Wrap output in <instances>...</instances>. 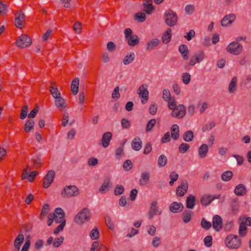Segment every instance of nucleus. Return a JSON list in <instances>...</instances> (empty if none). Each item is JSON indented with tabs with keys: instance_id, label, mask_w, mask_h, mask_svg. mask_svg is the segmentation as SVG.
Here are the masks:
<instances>
[{
	"instance_id": "6ab92c4d",
	"label": "nucleus",
	"mask_w": 251,
	"mask_h": 251,
	"mask_svg": "<svg viewBox=\"0 0 251 251\" xmlns=\"http://www.w3.org/2000/svg\"><path fill=\"white\" fill-rule=\"evenodd\" d=\"M237 82L238 78L236 76H234L231 78L228 87L229 93L233 94L237 90Z\"/></svg>"
},
{
	"instance_id": "338daca9",
	"label": "nucleus",
	"mask_w": 251,
	"mask_h": 251,
	"mask_svg": "<svg viewBox=\"0 0 251 251\" xmlns=\"http://www.w3.org/2000/svg\"><path fill=\"white\" fill-rule=\"evenodd\" d=\"M52 29H48L43 35L42 40L43 42H46L51 36L52 33Z\"/></svg>"
},
{
	"instance_id": "37998d69",
	"label": "nucleus",
	"mask_w": 251,
	"mask_h": 251,
	"mask_svg": "<svg viewBox=\"0 0 251 251\" xmlns=\"http://www.w3.org/2000/svg\"><path fill=\"white\" fill-rule=\"evenodd\" d=\"M170 110H176V108L175 98L173 97L172 98L166 101Z\"/></svg>"
},
{
	"instance_id": "dca6fc26",
	"label": "nucleus",
	"mask_w": 251,
	"mask_h": 251,
	"mask_svg": "<svg viewBox=\"0 0 251 251\" xmlns=\"http://www.w3.org/2000/svg\"><path fill=\"white\" fill-rule=\"evenodd\" d=\"M112 137V134L110 132H105L102 136L100 144L104 148H107L110 143V141Z\"/></svg>"
},
{
	"instance_id": "de8ad7c7",
	"label": "nucleus",
	"mask_w": 251,
	"mask_h": 251,
	"mask_svg": "<svg viewBox=\"0 0 251 251\" xmlns=\"http://www.w3.org/2000/svg\"><path fill=\"white\" fill-rule=\"evenodd\" d=\"M120 96L121 95L119 93V86H116L112 93V98L113 100H117L120 98Z\"/></svg>"
},
{
	"instance_id": "1a4fd4ad",
	"label": "nucleus",
	"mask_w": 251,
	"mask_h": 251,
	"mask_svg": "<svg viewBox=\"0 0 251 251\" xmlns=\"http://www.w3.org/2000/svg\"><path fill=\"white\" fill-rule=\"evenodd\" d=\"M205 57V55L204 51L199 50L191 56L189 62V65L191 66H194L196 64L202 61L204 59Z\"/></svg>"
},
{
	"instance_id": "8fccbe9b",
	"label": "nucleus",
	"mask_w": 251,
	"mask_h": 251,
	"mask_svg": "<svg viewBox=\"0 0 251 251\" xmlns=\"http://www.w3.org/2000/svg\"><path fill=\"white\" fill-rule=\"evenodd\" d=\"M34 122L33 121H28L25 125V130L29 132L34 126Z\"/></svg>"
},
{
	"instance_id": "e2e57ef3",
	"label": "nucleus",
	"mask_w": 251,
	"mask_h": 251,
	"mask_svg": "<svg viewBox=\"0 0 251 251\" xmlns=\"http://www.w3.org/2000/svg\"><path fill=\"white\" fill-rule=\"evenodd\" d=\"M102 60L104 63H108L111 60L110 55L107 52H103L102 54Z\"/></svg>"
},
{
	"instance_id": "a878e982",
	"label": "nucleus",
	"mask_w": 251,
	"mask_h": 251,
	"mask_svg": "<svg viewBox=\"0 0 251 251\" xmlns=\"http://www.w3.org/2000/svg\"><path fill=\"white\" fill-rule=\"evenodd\" d=\"M246 192V188L245 186L242 184L237 185L234 190V193L237 196H243Z\"/></svg>"
},
{
	"instance_id": "ea45409f",
	"label": "nucleus",
	"mask_w": 251,
	"mask_h": 251,
	"mask_svg": "<svg viewBox=\"0 0 251 251\" xmlns=\"http://www.w3.org/2000/svg\"><path fill=\"white\" fill-rule=\"evenodd\" d=\"M168 160L166 155L162 154L158 157L157 163L159 167H164L167 164Z\"/></svg>"
},
{
	"instance_id": "4be33fe9",
	"label": "nucleus",
	"mask_w": 251,
	"mask_h": 251,
	"mask_svg": "<svg viewBox=\"0 0 251 251\" xmlns=\"http://www.w3.org/2000/svg\"><path fill=\"white\" fill-rule=\"evenodd\" d=\"M150 177V173L147 172H144L141 174L139 179V184L141 186H144L146 185L149 181Z\"/></svg>"
},
{
	"instance_id": "ddd939ff",
	"label": "nucleus",
	"mask_w": 251,
	"mask_h": 251,
	"mask_svg": "<svg viewBox=\"0 0 251 251\" xmlns=\"http://www.w3.org/2000/svg\"><path fill=\"white\" fill-rule=\"evenodd\" d=\"M112 187V182L109 177H106L99 189V191L101 193H105L108 192L110 188Z\"/></svg>"
},
{
	"instance_id": "bf43d9fd",
	"label": "nucleus",
	"mask_w": 251,
	"mask_h": 251,
	"mask_svg": "<svg viewBox=\"0 0 251 251\" xmlns=\"http://www.w3.org/2000/svg\"><path fill=\"white\" fill-rule=\"evenodd\" d=\"M204 245L206 247H210L211 246H212V236H210V235H208V236H206L204 238Z\"/></svg>"
},
{
	"instance_id": "6e6d98bb",
	"label": "nucleus",
	"mask_w": 251,
	"mask_h": 251,
	"mask_svg": "<svg viewBox=\"0 0 251 251\" xmlns=\"http://www.w3.org/2000/svg\"><path fill=\"white\" fill-rule=\"evenodd\" d=\"M124 169L126 171H130L132 168V163L130 160H126L123 164Z\"/></svg>"
},
{
	"instance_id": "4468645a",
	"label": "nucleus",
	"mask_w": 251,
	"mask_h": 251,
	"mask_svg": "<svg viewBox=\"0 0 251 251\" xmlns=\"http://www.w3.org/2000/svg\"><path fill=\"white\" fill-rule=\"evenodd\" d=\"M236 16L234 14H229L226 15L221 20V25L222 26H227L231 25L235 20Z\"/></svg>"
},
{
	"instance_id": "cd10ccee",
	"label": "nucleus",
	"mask_w": 251,
	"mask_h": 251,
	"mask_svg": "<svg viewBox=\"0 0 251 251\" xmlns=\"http://www.w3.org/2000/svg\"><path fill=\"white\" fill-rule=\"evenodd\" d=\"M239 234L241 237L245 236L247 233V225L243 221L240 220V218L239 219Z\"/></svg>"
},
{
	"instance_id": "20e7f679",
	"label": "nucleus",
	"mask_w": 251,
	"mask_h": 251,
	"mask_svg": "<svg viewBox=\"0 0 251 251\" xmlns=\"http://www.w3.org/2000/svg\"><path fill=\"white\" fill-rule=\"evenodd\" d=\"M124 34L126 40L129 46L134 47L138 44L139 38L137 35L133 34V32L130 28H126L124 31Z\"/></svg>"
},
{
	"instance_id": "79ce46f5",
	"label": "nucleus",
	"mask_w": 251,
	"mask_h": 251,
	"mask_svg": "<svg viewBox=\"0 0 251 251\" xmlns=\"http://www.w3.org/2000/svg\"><path fill=\"white\" fill-rule=\"evenodd\" d=\"M233 176L232 173L230 171H227L223 173L221 175V179L225 181H228L231 179Z\"/></svg>"
},
{
	"instance_id": "7c9ffc66",
	"label": "nucleus",
	"mask_w": 251,
	"mask_h": 251,
	"mask_svg": "<svg viewBox=\"0 0 251 251\" xmlns=\"http://www.w3.org/2000/svg\"><path fill=\"white\" fill-rule=\"evenodd\" d=\"M142 142L139 137L135 138L132 142V149L136 151H139L142 148Z\"/></svg>"
},
{
	"instance_id": "a18cd8bd",
	"label": "nucleus",
	"mask_w": 251,
	"mask_h": 251,
	"mask_svg": "<svg viewBox=\"0 0 251 251\" xmlns=\"http://www.w3.org/2000/svg\"><path fill=\"white\" fill-rule=\"evenodd\" d=\"M172 98L170 91L168 89H163L162 91V99L166 101Z\"/></svg>"
},
{
	"instance_id": "9d476101",
	"label": "nucleus",
	"mask_w": 251,
	"mask_h": 251,
	"mask_svg": "<svg viewBox=\"0 0 251 251\" xmlns=\"http://www.w3.org/2000/svg\"><path fill=\"white\" fill-rule=\"evenodd\" d=\"M54 216V220L55 222L57 224H66V220L65 219V213L63 209L61 208H57L55 209L54 212L52 213Z\"/></svg>"
},
{
	"instance_id": "2f4dec72",
	"label": "nucleus",
	"mask_w": 251,
	"mask_h": 251,
	"mask_svg": "<svg viewBox=\"0 0 251 251\" xmlns=\"http://www.w3.org/2000/svg\"><path fill=\"white\" fill-rule=\"evenodd\" d=\"M158 202L156 201H152L151 204L150 210L152 211L155 215H160L162 213V210L157 206Z\"/></svg>"
},
{
	"instance_id": "b1692460",
	"label": "nucleus",
	"mask_w": 251,
	"mask_h": 251,
	"mask_svg": "<svg viewBox=\"0 0 251 251\" xmlns=\"http://www.w3.org/2000/svg\"><path fill=\"white\" fill-rule=\"evenodd\" d=\"M24 241V236L23 234H21L18 235L16 238L14 243V246L15 248L14 250L20 251V247L23 244Z\"/></svg>"
},
{
	"instance_id": "5701e85b",
	"label": "nucleus",
	"mask_w": 251,
	"mask_h": 251,
	"mask_svg": "<svg viewBox=\"0 0 251 251\" xmlns=\"http://www.w3.org/2000/svg\"><path fill=\"white\" fill-rule=\"evenodd\" d=\"M160 43L158 38H153L150 40L147 44L146 50H151L156 47Z\"/></svg>"
},
{
	"instance_id": "39448f33",
	"label": "nucleus",
	"mask_w": 251,
	"mask_h": 251,
	"mask_svg": "<svg viewBox=\"0 0 251 251\" xmlns=\"http://www.w3.org/2000/svg\"><path fill=\"white\" fill-rule=\"evenodd\" d=\"M226 50L229 53L238 55L242 52L243 46L238 42L233 41L226 47Z\"/></svg>"
},
{
	"instance_id": "774afa93",
	"label": "nucleus",
	"mask_w": 251,
	"mask_h": 251,
	"mask_svg": "<svg viewBox=\"0 0 251 251\" xmlns=\"http://www.w3.org/2000/svg\"><path fill=\"white\" fill-rule=\"evenodd\" d=\"M151 243L154 247H158L160 245L161 238L157 236L154 237L152 240Z\"/></svg>"
},
{
	"instance_id": "473e14b6",
	"label": "nucleus",
	"mask_w": 251,
	"mask_h": 251,
	"mask_svg": "<svg viewBox=\"0 0 251 251\" xmlns=\"http://www.w3.org/2000/svg\"><path fill=\"white\" fill-rule=\"evenodd\" d=\"M52 86L50 87V91L53 97V98L56 99V98H58L61 96V94L60 92L58 91V88L55 86V83L52 82Z\"/></svg>"
},
{
	"instance_id": "bb28decb",
	"label": "nucleus",
	"mask_w": 251,
	"mask_h": 251,
	"mask_svg": "<svg viewBox=\"0 0 251 251\" xmlns=\"http://www.w3.org/2000/svg\"><path fill=\"white\" fill-rule=\"evenodd\" d=\"M196 205V199L194 196L190 195L186 199V207L193 209Z\"/></svg>"
},
{
	"instance_id": "052dcab7",
	"label": "nucleus",
	"mask_w": 251,
	"mask_h": 251,
	"mask_svg": "<svg viewBox=\"0 0 251 251\" xmlns=\"http://www.w3.org/2000/svg\"><path fill=\"white\" fill-rule=\"evenodd\" d=\"M90 238L92 240L98 239L99 237V231L97 228L93 229L90 234Z\"/></svg>"
},
{
	"instance_id": "5fc2aeb1",
	"label": "nucleus",
	"mask_w": 251,
	"mask_h": 251,
	"mask_svg": "<svg viewBox=\"0 0 251 251\" xmlns=\"http://www.w3.org/2000/svg\"><path fill=\"white\" fill-rule=\"evenodd\" d=\"M124 153V147H118L115 151V156L118 159H120Z\"/></svg>"
},
{
	"instance_id": "393cba45",
	"label": "nucleus",
	"mask_w": 251,
	"mask_h": 251,
	"mask_svg": "<svg viewBox=\"0 0 251 251\" xmlns=\"http://www.w3.org/2000/svg\"><path fill=\"white\" fill-rule=\"evenodd\" d=\"M170 130L172 138L175 140L178 139L179 137V128L178 126L176 124L172 125Z\"/></svg>"
},
{
	"instance_id": "c9c22d12",
	"label": "nucleus",
	"mask_w": 251,
	"mask_h": 251,
	"mask_svg": "<svg viewBox=\"0 0 251 251\" xmlns=\"http://www.w3.org/2000/svg\"><path fill=\"white\" fill-rule=\"evenodd\" d=\"M79 82L78 78H75L72 82L71 90L74 95H76L78 93Z\"/></svg>"
},
{
	"instance_id": "0eeeda50",
	"label": "nucleus",
	"mask_w": 251,
	"mask_h": 251,
	"mask_svg": "<svg viewBox=\"0 0 251 251\" xmlns=\"http://www.w3.org/2000/svg\"><path fill=\"white\" fill-rule=\"evenodd\" d=\"M148 85L147 84H142L137 89V94L141 102L146 103L149 100V92L148 90Z\"/></svg>"
},
{
	"instance_id": "603ef678",
	"label": "nucleus",
	"mask_w": 251,
	"mask_h": 251,
	"mask_svg": "<svg viewBox=\"0 0 251 251\" xmlns=\"http://www.w3.org/2000/svg\"><path fill=\"white\" fill-rule=\"evenodd\" d=\"M135 19L139 22H143L146 20V15L142 12H139L137 13L135 16Z\"/></svg>"
},
{
	"instance_id": "f704fd0d",
	"label": "nucleus",
	"mask_w": 251,
	"mask_h": 251,
	"mask_svg": "<svg viewBox=\"0 0 251 251\" xmlns=\"http://www.w3.org/2000/svg\"><path fill=\"white\" fill-rule=\"evenodd\" d=\"M172 38V29L168 28L162 36V42L167 44L171 41Z\"/></svg>"
},
{
	"instance_id": "13d9d810",
	"label": "nucleus",
	"mask_w": 251,
	"mask_h": 251,
	"mask_svg": "<svg viewBox=\"0 0 251 251\" xmlns=\"http://www.w3.org/2000/svg\"><path fill=\"white\" fill-rule=\"evenodd\" d=\"M195 10V6L192 4L187 5L185 7V12L188 15H192Z\"/></svg>"
},
{
	"instance_id": "2eb2a0df",
	"label": "nucleus",
	"mask_w": 251,
	"mask_h": 251,
	"mask_svg": "<svg viewBox=\"0 0 251 251\" xmlns=\"http://www.w3.org/2000/svg\"><path fill=\"white\" fill-rule=\"evenodd\" d=\"M25 16L23 12L20 10L16 15L15 20V26L19 28H22L23 24L25 22Z\"/></svg>"
},
{
	"instance_id": "9b49d317",
	"label": "nucleus",
	"mask_w": 251,
	"mask_h": 251,
	"mask_svg": "<svg viewBox=\"0 0 251 251\" xmlns=\"http://www.w3.org/2000/svg\"><path fill=\"white\" fill-rule=\"evenodd\" d=\"M55 177V172L53 170H50L44 177L43 181V187L48 188L51 185Z\"/></svg>"
},
{
	"instance_id": "a19ab883",
	"label": "nucleus",
	"mask_w": 251,
	"mask_h": 251,
	"mask_svg": "<svg viewBox=\"0 0 251 251\" xmlns=\"http://www.w3.org/2000/svg\"><path fill=\"white\" fill-rule=\"evenodd\" d=\"M49 209V205L48 204H45L43 205L40 216V219L41 220H44L45 219L46 216L48 213Z\"/></svg>"
},
{
	"instance_id": "f3484780",
	"label": "nucleus",
	"mask_w": 251,
	"mask_h": 251,
	"mask_svg": "<svg viewBox=\"0 0 251 251\" xmlns=\"http://www.w3.org/2000/svg\"><path fill=\"white\" fill-rule=\"evenodd\" d=\"M169 208L172 213H176L182 211L184 206L181 202L174 201L170 204Z\"/></svg>"
},
{
	"instance_id": "c85d7f7f",
	"label": "nucleus",
	"mask_w": 251,
	"mask_h": 251,
	"mask_svg": "<svg viewBox=\"0 0 251 251\" xmlns=\"http://www.w3.org/2000/svg\"><path fill=\"white\" fill-rule=\"evenodd\" d=\"M135 57V55L133 52L127 54L123 59V64L125 65L131 64L134 60Z\"/></svg>"
},
{
	"instance_id": "412c9836",
	"label": "nucleus",
	"mask_w": 251,
	"mask_h": 251,
	"mask_svg": "<svg viewBox=\"0 0 251 251\" xmlns=\"http://www.w3.org/2000/svg\"><path fill=\"white\" fill-rule=\"evenodd\" d=\"M143 10L147 14H151L154 10L152 6V0H144L143 3Z\"/></svg>"
},
{
	"instance_id": "4d7b16f0",
	"label": "nucleus",
	"mask_w": 251,
	"mask_h": 251,
	"mask_svg": "<svg viewBox=\"0 0 251 251\" xmlns=\"http://www.w3.org/2000/svg\"><path fill=\"white\" fill-rule=\"evenodd\" d=\"M190 148V146L187 143H182L179 147V151L181 153H185Z\"/></svg>"
},
{
	"instance_id": "49530a36",
	"label": "nucleus",
	"mask_w": 251,
	"mask_h": 251,
	"mask_svg": "<svg viewBox=\"0 0 251 251\" xmlns=\"http://www.w3.org/2000/svg\"><path fill=\"white\" fill-rule=\"evenodd\" d=\"M105 222L107 227L111 230L114 228V224L111 218L109 216H106L105 218Z\"/></svg>"
},
{
	"instance_id": "3c124183",
	"label": "nucleus",
	"mask_w": 251,
	"mask_h": 251,
	"mask_svg": "<svg viewBox=\"0 0 251 251\" xmlns=\"http://www.w3.org/2000/svg\"><path fill=\"white\" fill-rule=\"evenodd\" d=\"M201 227L206 230L209 229L211 227V223L207 221L204 218L201 219Z\"/></svg>"
},
{
	"instance_id": "69168bd1",
	"label": "nucleus",
	"mask_w": 251,
	"mask_h": 251,
	"mask_svg": "<svg viewBox=\"0 0 251 251\" xmlns=\"http://www.w3.org/2000/svg\"><path fill=\"white\" fill-rule=\"evenodd\" d=\"M32 162L35 168L38 169L40 167L42 161L40 158L34 157L32 159Z\"/></svg>"
},
{
	"instance_id": "72a5a7b5",
	"label": "nucleus",
	"mask_w": 251,
	"mask_h": 251,
	"mask_svg": "<svg viewBox=\"0 0 251 251\" xmlns=\"http://www.w3.org/2000/svg\"><path fill=\"white\" fill-rule=\"evenodd\" d=\"M213 201L212 195L205 194L203 195L201 199V202L202 205L204 206L208 205Z\"/></svg>"
},
{
	"instance_id": "680f3d73",
	"label": "nucleus",
	"mask_w": 251,
	"mask_h": 251,
	"mask_svg": "<svg viewBox=\"0 0 251 251\" xmlns=\"http://www.w3.org/2000/svg\"><path fill=\"white\" fill-rule=\"evenodd\" d=\"M116 49V47L114 42L110 41L107 44L106 49L108 51L111 52H114Z\"/></svg>"
},
{
	"instance_id": "6e6552de",
	"label": "nucleus",
	"mask_w": 251,
	"mask_h": 251,
	"mask_svg": "<svg viewBox=\"0 0 251 251\" xmlns=\"http://www.w3.org/2000/svg\"><path fill=\"white\" fill-rule=\"evenodd\" d=\"M32 44L31 39L26 34H23L17 38L16 46L20 48H25Z\"/></svg>"
},
{
	"instance_id": "4c0bfd02",
	"label": "nucleus",
	"mask_w": 251,
	"mask_h": 251,
	"mask_svg": "<svg viewBox=\"0 0 251 251\" xmlns=\"http://www.w3.org/2000/svg\"><path fill=\"white\" fill-rule=\"evenodd\" d=\"M192 215V212L190 210H187L184 211L182 215L184 223L186 224L189 223L191 220Z\"/></svg>"
},
{
	"instance_id": "a211bd4d",
	"label": "nucleus",
	"mask_w": 251,
	"mask_h": 251,
	"mask_svg": "<svg viewBox=\"0 0 251 251\" xmlns=\"http://www.w3.org/2000/svg\"><path fill=\"white\" fill-rule=\"evenodd\" d=\"M213 228L217 231H220L222 228V219L219 215H215L212 220Z\"/></svg>"
},
{
	"instance_id": "09e8293b",
	"label": "nucleus",
	"mask_w": 251,
	"mask_h": 251,
	"mask_svg": "<svg viewBox=\"0 0 251 251\" xmlns=\"http://www.w3.org/2000/svg\"><path fill=\"white\" fill-rule=\"evenodd\" d=\"M182 79L184 84H188L190 81L191 75L188 73H184L182 75Z\"/></svg>"
},
{
	"instance_id": "58836bf2",
	"label": "nucleus",
	"mask_w": 251,
	"mask_h": 251,
	"mask_svg": "<svg viewBox=\"0 0 251 251\" xmlns=\"http://www.w3.org/2000/svg\"><path fill=\"white\" fill-rule=\"evenodd\" d=\"M194 138V133L191 130H188L184 132L183 135V139L185 142H190L193 140Z\"/></svg>"
},
{
	"instance_id": "aec40b11",
	"label": "nucleus",
	"mask_w": 251,
	"mask_h": 251,
	"mask_svg": "<svg viewBox=\"0 0 251 251\" xmlns=\"http://www.w3.org/2000/svg\"><path fill=\"white\" fill-rule=\"evenodd\" d=\"M178 50L180 53L183 59L184 60H188L189 57L188 47L185 45H181L179 46Z\"/></svg>"
},
{
	"instance_id": "c03bdc74",
	"label": "nucleus",
	"mask_w": 251,
	"mask_h": 251,
	"mask_svg": "<svg viewBox=\"0 0 251 251\" xmlns=\"http://www.w3.org/2000/svg\"><path fill=\"white\" fill-rule=\"evenodd\" d=\"M186 111H172L171 115L175 118L180 119L186 114Z\"/></svg>"
},
{
	"instance_id": "f8f14e48",
	"label": "nucleus",
	"mask_w": 251,
	"mask_h": 251,
	"mask_svg": "<svg viewBox=\"0 0 251 251\" xmlns=\"http://www.w3.org/2000/svg\"><path fill=\"white\" fill-rule=\"evenodd\" d=\"M188 188V184L186 180L181 181V184L176 190V194L179 197L183 196L187 192Z\"/></svg>"
},
{
	"instance_id": "e433bc0d",
	"label": "nucleus",
	"mask_w": 251,
	"mask_h": 251,
	"mask_svg": "<svg viewBox=\"0 0 251 251\" xmlns=\"http://www.w3.org/2000/svg\"><path fill=\"white\" fill-rule=\"evenodd\" d=\"M55 104L59 108H65L67 105L65 100L61 96L55 99Z\"/></svg>"
},
{
	"instance_id": "864d4df0",
	"label": "nucleus",
	"mask_w": 251,
	"mask_h": 251,
	"mask_svg": "<svg viewBox=\"0 0 251 251\" xmlns=\"http://www.w3.org/2000/svg\"><path fill=\"white\" fill-rule=\"evenodd\" d=\"M156 124V121L155 119H151L147 124L146 127V131L148 132L150 131L152 127L155 126Z\"/></svg>"
},
{
	"instance_id": "423d86ee",
	"label": "nucleus",
	"mask_w": 251,
	"mask_h": 251,
	"mask_svg": "<svg viewBox=\"0 0 251 251\" xmlns=\"http://www.w3.org/2000/svg\"><path fill=\"white\" fill-rule=\"evenodd\" d=\"M177 16L172 10L169 9L165 12V20L166 24L170 26H174L177 22Z\"/></svg>"
},
{
	"instance_id": "0e129e2a",
	"label": "nucleus",
	"mask_w": 251,
	"mask_h": 251,
	"mask_svg": "<svg viewBox=\"0 0 251 251\" xmlns=\"http://www.w3.org/2000/svg\"><path fill=\"white\" fill-rule=\"evenodd\" d=\"M124 191V188L121 185H117L115 189L114 194L115 195H121Z\"/></svg>"
},
{
	"instance_id": "c756f323",
	"label": "nucleus",
	"mask_w": 251,
	"mask_h": 251,
	"mask_svg": "<svg viewBox=\"0 0 251 251\" xmlns=\"http://www.w3.org/2000/svg\"><path fill=\"white\" fill-rule=\"evenodd\" d=\"M208 151V147L207 144H202L199 149V155L201 158L205 157Z\"/></svg>"
},
{
	"instance_id": "f03ea898",
	"label": "nucleus",
	"mask_w": 251,
	"mask_h": 251,
	"mask_svg": "<svg viewBox=\"0 0 251 251\" xmlns=\"http://www.w3.org/2000/svg\"><path fill=\"white\" fill-rule=\"evenodd\" d=\"M79 193V189L75 185H70L64 187L61 194L63 198H68L76 197Z\"/></svg>"
},
{
	"instance_id": "f257e3e1",
	"label": "nucleus",
	"mask_w": 251,
	"mask_h": 251,
	"mask_svg": "<svg viewBox=\"0 0 251 251\" xmlns=\"http://www.w3.org/2000/svg\"><path fill=\"white\" fill-rule=\"evenodd\" d=\"M91 219V211L88 208L80 210L74 218V222L78 226H82Z\"/></svg>"
},
{
	"instance_id": "7ed1b4c3",
	"label": "nucleus",
	"mask_w": 251,
	"mask_h": 251,
	"mask_svg": "<svg viewBox=\"0 0 251 251\" xmlns=\"http://www.w3.org/2000/svg\"><path fill=\"white\" fill-rule=\"evenodd\" d=\"M226 246L230 249H238L241 245V240L237 235L229 234L225 239Z\"/></svg>"
}]
</instances>
